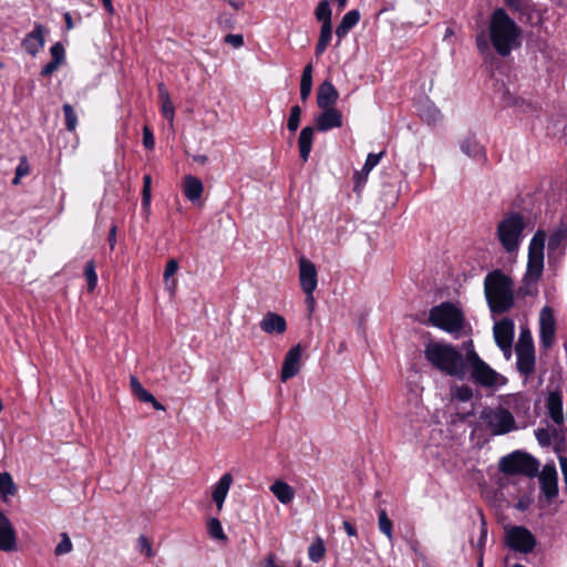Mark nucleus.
<instances>
[{"instance_id":"obj_1","label":"nucleus","mask_w":567,"mask_h":567,"mask_svg":"<svg viewBox=\"0 0 567 567\" xmlns=\"http://www.w3.org/2000/svg\"><path fill=\"white\" fill-rule=\"evenodd\" d=\"M424 358L432 368L445 375L466 379L465 355L453 344L443 341H431L425 346Z\"/></svg>"},{"instance_id":"obj_2","label":"nucleus","mask_w":567,"mask_h":567,"mask_svg":"<svg viewBox=\"0 0 567 567\" xmlns=\"http://www.w3.org/2000/svg\"><path fill=\"white\" fill-rule=\"evenodd\" d=\"M489 40L501 56H507L519 47L520 29L502 8L493 11L489 20Z\"/></svg>"},{"instance_id":"obj_3","label":"nucleus","mask_w":567,"mask_h":567,"mask_svg":"<svg viewBox=\"0 0 567 567\" xmlns=\"http://www.w3.org/2000/svg\"><path fill=\"white\" fill-rule=\"evenodd\" d=\"M484 295L491 312L505 313L515 303L514 281L502 270H493L485 276Z\"/></svg>"},{"instance_id":"obj_4","label":"nucleus","mask_w":567,"mask_h":567,"mask_svg":"<svg viewBox=\"0 0 567 567\" xmlns=\"http://www.w3.org/2000/svg\"><path fill=\"white\" fill-rule=\"evenodd\" d=\"M545 240L546 234L538 230L529 243L527 268L519 288V293L523 296H535L538 292L537 282L544 270Z\"/></svg>"},{"instance_id":"obj_5","label":"nucleus","mask_w":567,"mask_h":567,"mask_svg":"<svg viewBox=\"0 0 567 567\" xmlns=\"http://www.w3.org/2000/svg\"><path fill=\"white\" fill-rule=\"evenodd\" d=\"M427 323L450 334L460 336L465 327V318L461 309L452 302H442L431 308Z\"/></svg>"},{"instance_id":"obj_6","label":"nucleus","mask_w":567,"mask_h":567,"mask_svg":"<svg viewBox=\"0 0 567 567\" xmlns=\"http://www.w3.org/2000/svg\"><path fill=\"white\" fill-rule=\"evenodd\" d=\"M466 375L484 388H498L506 383V378L497 373L485 361H483L474 349L467 350L465 354Z\"/></svg>"},{"instance_id":"obj_7","label":"nucleus","mask_w":567,"mask_h":567,"mask_svg":"<svg viewBox=\"0 0 567 567\" xmlns=\"http://www.w3.org/2000/svg\"><path fill=\"white\" fill-rule=\"evenodd\" d=\"M481 423L493 435H503L516 429L513 414L504 408H485L480 414Z\"/></svg>"},{"instance_id":"obj_8","label":"nucleus","mask_w":567,"mask_h":567,"mask_svg":"<svg viewBox=\"0 0 567 567\" xmlns=\"http://www.w3.org/2000/svg\"><path fill=\"white\" fill-rule=\"evenodd\" d=\"M539 463L532 455L515 451L504 457L499 462V470L506 475L523 474L534 477L538 473Z\"/></svg>"},{"instance_id":"obj_9","label":"nucleus","mask_w":567,"mask_h":567,"mask_svg":"<svg viewBox=\"0 0 567 567\" xmlns=\"http://www.w3.org/2000/svg\"><path fill=\"white\" fill-rule=\"evenodd\" d=\"M525 224L519 214H511L497 226L498 239L507 252L515 251L522 239Z\"/></svg>"},{"instance_id":"obj_10","label":"nucleus","mask_w":567,"mask_h":567,"mask_svg":"<svg viewBox=\"0 0 567 567\" xmlns=\"http://www.w3.org/2000/svg\"><path fill=\"white\" fill-rule=\"evenodd\" d=\"M505 544L515 551L528 554L536 546L534 535L524 526H512L505 529Z\"/></svg>"},{"instance_id":"obj_11","label":"nucleus","mask_w":567,"mask_h":567,"mask_svg":"<svg viewBox=\"0 0 567 567\" xmlns=\"http://www.w3.org/2000/svg\"><path fill=\"white\" fill-rule=\"evenodd\" d=\"M299 281L306 300L315 303L313 291L318 285V272L315 264L305 257L299 259Z\"/></svg>"},{"instance_id":"obj_12","label":"nucleus","mask_w":567,"mask_h":567,"mask_svg":"<svg viewBox=\"0 0 567 567\" xmlns=\"http://www.w3.org/2000/svg\"><path fill=\"white\" fill-rule=\"evenodd\" d=\"M556 320L551 308L544 307L539 313V346L545 350L555 342Z\"/></svg>"},{"instance_id":"obj_13","label":"nucleus","mask_w":567,"mask_h":567,"mask_svg":"<svg viewBox=\"0 0 567 567\" xmlns=\"http://www.w3.org/2000/svg\"><path fill=\"white\" fill-rule=\"evenodd\" d=\"M494 339L496 344L503 351L506 358L512 353V344L514 339V322L511 319H503L493 327Z\"/></svg>"},{"instance_id":"obj_14","label":"nucleus","mask_w":567,"mask_h":567,"mask_svg":"<svg viewBox=\"0 0 567 567\" xmlns=\"http://www.w3.org/2000/svg\"><path fill=\"white\" fill-rule=\"evenodd\" d=\"M540 489L548 501L558 495V474L554 464H546L539 474Z\"/></svg>"},{"instance_id":"obj_15","label":"nucleus","mask_w":567,"mask_h":567,"mask_svg":"<svg viewBox=\"0 0 567 567\" xmlns=\"http://www.w3.org/2000/svg\"><path fill=\"white\" fill-rule=\"evenodd\" d=\"M48 30L41 23H34L33 30L29 32L21 42L23 50L32 56L44 47L45 33Z\"/></svg>"},{"instance_id":"obj_16","label":"nucleus","mask_w":567,"mask_h":567,"mask_svg":"<svg viewBox=\"0 0 567 567\" xmlns=\"http://www.w3.org/2000/svg\"><path fill=\"white\" fill-rule=\"evenodd\" d=\"M16 547L17 532L10 519L0 508V550L8 553L14 550Z\"/></svg>"},{"instance_id":"obj_17","label":"nucleus","mask_w":567,"mask_h":567,"mask_svg":"<svg viewBox=\"0 0 567 567\" xmlns=\"http://www.w3.org/2000/svg\"><path fill=\"white\" fill-rule=\"evenodd\" d=\"M301 353H302V350H301L300 344L292 347L287 352L284 363H282L281 374H280V379L282 382H286L287 380L293 378L300 371Z\"/></svg>"},{"instance_id":"obj_18","label":"nucleus","mask_w":567,"mask_h":567,"mask_svg":"<svg viewBox=\"0 0 567 567\" xmlns=\"http://www.w3.org/2000/svg\"><path fill=\"white\" fill-rule=\"evenodd\" d=\"M320 113L316 117L317 130L320 132H327L332 128H338L342 125V114L336 107L321 109Z\"/></svg>"},{"instance_id":"obj_19","label":"nucleus","mask_w":567,"mask_h":567,"mask_svg":"<svg viewBox=\"0 0 567 567\" xmlns=\"http://www.w3.org/2000/svg\"><path fill=\"white\" fill-rule=\"evenodd\" d=\"M259 327L268 334H284L287 330V322L281 315L267 312L260 320Z\"/></svg>"},{"instance_id":"obj_20","label":"nucleus","mask_w":567,"mask_h":567,"mask_svg":"<svg viewBox=\"0 0 567 567\" xmlns=\"http://www.w3.org/2000/svg\"><path fill=\"white\" fill-rule=\"evenodd\" d=\"M339 93L330 81L322 82L317 92V104L320 109H330L337 103Z\"/></svg>"},{"instance_id":"obj_21","label":"nucleus","mask_w":567,"mask_h":567,"mask_svg":"<svg viewBox=\"0 0 567 567\" xmlns=\"http://www.w3.org/2000/svg\"><path fill=\"white\" fill-rule=\"evenodd\" d=\"M547 410L548 415L557 425H561L564 423V413H563V395L559 391H554L548 394L547 398Z\"/></svg>"},{"instance_id":"obj_22","label":"nucleus","mask_w":567,"mask_h":567,"mask_svg":"<svg viewBox=\"0 0 567 567\" xmlns=\"http://www.w3.org/2000/svg\"><path fill=\"white\" fill-rule=\"evenodd\" d=\"M233 484V476L230 473H225L219 481L215 484L213 489V501L216 504L217 511L223 509L224 502Z\"/></svg>"},{"instance_id":"obj_23","label":"nucleus","mask_w":567,"mask_h":567,"mask_svg":"<svg viewBox=\"0 0 567 567\" xmlns=\"http://www.w3.org/2000/svg\"><path fill=\"white\" fill-rule=\"evenodd\" d=\"M516 357L518 372L526 378L530 377L535 372V351L516 350Z\"/></svg>"},{"instance_id":"obj_24","label":"nucleus","mask_w":567,"mask_h":567,"mask_svg":"<svg viewBox=\"0 0 567 567\" xmlns=\"http://www.w3.org/2000/svg\"><path fill=\"white\" fill-rule=\"evenodd\" d=\"M360 17V11L357 9L350 10L343 16L341 22L336 29L338 43H340L341 40L350 32V30L358 24Z\"/></svg>"},{"instance_id":"obj_25","label":"nucleus","mask_w":567,"mask_h":567,"mask_svg":"<svg viewBox=\"0 0 567 567\" xmlns=\"http://www.w3.org/2000/svg\"><path fill=\"white\" fill-rule=\"evenodd\" d=\"M315 136V128L312 126H306L300 131L298 138L299 156L303 162H307L312 148V142Z\"/></svg>"},{"instance_id":"obj_26","label":"nucleus","mask_w":567,"mask_h":567,"mask_svg":"<svg viewBox=\"0 0 567 567\" xmlns=\"http://www.w3.org/2000/svg\"><path fill=\"white\" fill-rule=\"evenodd\" d=\"M204 190L203 183L197 177L192 175H187L184 178V195L185 197L192 202L196 203L200 199Z\"/></svg>"},{"instance_id":"obj_27","label":"nucleus","mask_w":567,"mask_h":567,"mask_svg":"<svg viewBox=\"0 0 567 567\" xmlns=\"http://www.w3.org/2000/svg\"><path fill=\"white\" fill-rule=\"evenodd\" d=\"M384 155V152H380L378 154L375 153H370L368 156H367V159H365V163L361 169V172H358L355 173V178H357V185L354 187V190H357V188L365 183L367 178H368V175L369 173L379 164V162L381 161V158L383 157Z\"/></svg>"},{"instance_id":"obj_28","label":"nucleus","mask_w":567,"mask_h":567,"mask_svg":"<svg viewBox=\"0 0 567 567\" xmlns=\"http://www.w3.org/2000/svg\"><path fill=\"white\" fill-rule=\"evenodd\" d=\"M269 489L282 504L290 503L295 497L293 488L284 481H276L270 485Z\"/></svg>"},{"instance_id":"obj_29","label":"nucleus","mask_w":567,"mask_h":567,"mask_svg":"<svg viewBox=\"0 0 567 567\" xmlns=\"http://www.w3.org/2000/svg\"><path fill=\"white\" fill-rule=\"evenodd\" d=\"M460 147L465 155L474 159L480 161L486 157L484 147L474 137L464 138Z\"/></svg>"},{"instance_id":"obj_30","label":"nucleus","mask_w":567,"mask_h":567,"mask_svg":"<svg viewBox=\"0 0 567 567\" xmlns=\"http://www.w3.org/2000/svg\"><path fill=\"white\" fill-rule=\"evenodd\" d=\"M158 96L162 102V114L172 123L174 120L175 107L171 101L169 93L163 83L158 84Z\"/></svg>"},{"instance_id":"obj_31","label":"nucleus","mask_w":567,"mask_h":567,"mask_svg":"<svg viewBox=\"0 0 567 567\" xmlns=\"http://www.w3.org/2000/svg\"><path fill=\"white\" fill-rule=\"evenodd\" d=\"M177 270L178 262L175 259L168 260L164 270V285L165 289L169 291L172 295L175 292L177 287V281L173 278Z\"/></svg>"},{"instance_id":"obj_32","label":"nucleus","mask_w":567,"mask_h":567,"mask_svg":"<svg viewBox=\"0 0 567 567\" xmlns=\"http://www.w3.org/2000/svg\"><path fill=\"white\" fill-rule=\"evenodd\" d=\"M332 38V23L321 24L320 34L316 44L315 53L320 56L328 48Z\"/></svg>"},{"instance_id":"obj_33","label":"nucleus","mask_w":567,"mask_h":567,"mask_svg":"<svg viewBox=\"0 0 567 567\" xmlns=\"http://www.w3.org/2000/svg\"><path fill=\"white\" fill-rule=\"evenodd\" d=\"M378 526L380 532L384 534L386 538L392 543L394 538L393 524L392 520L388 517L386 511L383 508L379 509Z\"/></svg>"},{"instance_id":"obj_34","label":"nucleus","mask_w":567,"mask_h":567,"mask_svg":"<svg viewBox=\"0 0 567 567\" xmlns=\"http://www.w3.org/2000/svg\"><path fill=\"white\" fill-rule=\"evenodd\" d=\"M420 116L426 123L433 124L441 120V112L435 105L425 103L420 109Z\"/></svg>"},{"instance_id":"obj_35","label":"nucleus","mask_w":567,"mask_h":567,"mask_svg":"<svg viewBox=\"0 0 567 567\" xmlns=\"http://www.w3.org/2000/svg\"><path fill=\"white\" fill-rule=\"evenodd\" d=\"M567 239V217L561 220L560 227L548 238L549 249H556L563 240Z\"/></svg>"},{"instance_id":"obj_36","label":"nucleus","mask_w":567,"mask_h":567,"mask_svg":"<svg viewBox=\"0 0 567 567\" xmlns=\"http://www.w3.org/2000/svg\"><path fill=\"white\" fill-rule=\"evenodd\" d=\"M316 19L321 22V24L332 23V11L328 0H321L316 10H315Z\"/></svg>"},{"instance_id":"obj_37","label":"nucleus","mask_w":567,"mask_h":567,"mask_svg":"<svg viewBox=\"0 0 567 567\" xmlns=\"http://www.w3.org/2000/svg\"><path fill=\"white\" fill-rule=\"evenodd\" d=\"M17 492V487L13 483L11 475L7 472H0V495L6 497L8 495L12 496Z\"/></svg>"},{"instance_id":"obj_38","label":"nucleus","mask_w":567,"mask_h":567,"mask_svg":"<svg viewBox=\"0 0 567 567\" xmlns=\"http://www.w3.org/2000/svg\"><path fill=\"white\" fill-rule=\"evenodd\" d=\"M516 350L535 351L532 333L528 328H522Z\"/></svg>"},{"instance_id":"obj_39","label":"nucleus","mask_w":567,"mask_h":567,"mask_svg":"<svg viewBox=\"0 0 567 567\" xmlns=\"http://www.w3.org/2000/svg\"><path fill=\"white\" fill-rule=\"evenodd\" d=\"M326 553L324 544L321 538L313 542L308 548L309 559L313 563L320 561Z\"/></svg>"},{"instance_id":"obj_40","label":"nucleus","mask_w":567,"mask_h":567,"mask_svg":"<svg viewBox=\"0 0 567 567\" xmlns=\"http://www.w3.org/2000/svg\"><path fill=\"white\" fill-rule=\"evenodd\" d=\"M64 117H65V128L69 132H73L78 125V116L72 107V105L65 103L62 107Z\"/></svg>"},{"instance_id":"obj_41","label":"nucleus","mask_w":567,"mask_h":567,"mask_svg":"<svg viewBox=\"0 0 567 567\" xmlns=\"http://www.w3.org/2000/svg\"><path fill=\"white\" fill-rule=\"evenodd\" d=\"M151 185H152L151 175H145L143 177L142 207L146 212L150 210V206H151Z\"/></svg>"},{"instance_id":"obj_42","label":"nucleus","mask_w":567,"mask_h":567,"mask_svg":"<svg viewBox=\"0 0 567 567\" xmlns=\"http://www.w3.org/2000/svg\"><path fill=\"white\" fill-rule=\"evenodd\" d=\"M301 117V107L299 105H293L290 109V114L287 121V127L290 132H296L299 127Z\"/></svg>"},{"instance_id":"obj_43","label":"nucleus","mask_w":567,"mask_h":567,"mask_svg":"<svg viewBox=\"0 0 567 567\" xmlns=\"http://www.w3.org/2000/svg\"><path fill=\"white\" fill-rule=\"evenodd\" d=\"M208 533L213 538L225 540L227 537L223 530L221 523L218 518H210L208 520Z\"/></svg>"},{"instance_id":"obj_44","label":"nucleus","mask_w":567,"mask_h":567,"mask_svg":"<svg viewBox=\"0 0 567 567\" xmlns=\"http://www.w3.org/2000/svg\"><path fill=\"white\" fill-rule=\"evenodd\" d=\"M557 430H554L551 434L547 429H537L535 430V436L540 446L547 447L551 444V436L557 435Z\"/></svg>"},{"instance_id":"obj_45","label":"nucleus","mask_w":567,"mask_h":567,"mask_svg":"<svg viewBox=\"0 0 567 567\" xmlns=\"http://www.w3.org/2000/svg\"><path fill=\"white\" fill-rule=\"evenodd\" d=\"M73 548L72 542L66 533L61 534V540L54 549V554L58 556L69 554Z\"/></svg>"},{"instance_id":"obj_46","label":"nucleus","mask_w":567,"mask_h":567,"mask_svg":"<svg viewBox=\"0 0 567 567\" xmlns=\"http://www.w3.org/2000/svg\"><path fill=\"white\" fill-rule=\"evenodd\" d=\"M84 275L87 280V286L90 290H93L97 284V275L95 272V266L93 261H89L85 265Z\"/></svg>"},{"instance_id":"obj_47","label":"nucleus","mask_w":567,"mask_h":567,"mask_svg":"<svg viewBox=\"0 0 567 567\" xmlns=\"http://www.w3.org/2000/svg\"><path fill=\"white\" fill-rule=\"evenodd\" d=\"M50 53L52 56V61H55L60 64H62L64 62L65 50H64V47L62 45V43H60V42L54 43L50 49Z\"/></svg>"},{"instance_id":"obj_48","label":"nucleus","mask_w":567,"mask_h":567,"mask_svg":"<svg viewBox=\"0 0 567 567\" xmlns=\"http://www.w3.org/2000/svg\"><path fill=\"white\" fill-rule=\"evenodd\" d=\"M138 549L144 553L147 557L153 556V549L151 542L147 539L146 536L141 535L137 539Z\"/></svg>"},{"instance_id":"obj_49","label":"nucleus","mask_w":567,"mask_h":567,"mask_svg":"<svg viewBox=\"0 0 567 567\" xmlns=\"http://www.w3.org/2000/svg\"><path fill=\"white\" fill-rule=\"evenodd\" d=\"M143 145L147 150H153L155 146L154 135L148 126L143 128Z\"/></svg>"},{"instance_id":"obj_50","label":"nucleus","mask_w":567,"mask_h":567,"mask_svg":"<svg viewBox=\"0 0 567 567\" xmlns=\"http://www.w3.org/2000/svg\"><path fill=\"white\" fill-rule=\"evenodd\" d=\"M312 90V80H303L300 81V99L305 102L311 94Z\"/></svg>"},{"instance_id":"obj_51","label":"nucleus","mask_w":567,"mask_h":567,"mask_svg":"<svg viewBox=\"0 0 567 567\" xmlns=\"http://www.w3.org/2000/svg\"><path fill=\"white\" fill-rule=\"evenodd\" d=\"M225 42L234 48H240L244 45V37L241 34H227Z\"/></svg>"},{"instance_id":"obj_52","label":"nucleus","mask_w":567,"mask_h":567,"mask_svg":"<svg viewBox=\"0 0 567 567\" xmlns=\"http://www.w3.org/2000/svg\"><path fill=\"white\" fill-rule=\"evenodd\" d=\"M218 24L225 29H233L234 28V20L233 18L227 13H220L217 18Z\"/></svg>"},{"instance_id":"obj_53","label":"nucleus","mask_w":567,"mask_h":567,"mask_svg":"<svg viewBox=\"0 0 567 567\" xmlns=\"http://www.w3.org/2000/svg\"><path fill=\"white\" fill-rule=\"evenodd\" d=\"M456 396L458 400L465 402L472 398V390L468 386H460L456 389Z\"/></svg>"},{"instance_id":"obj_54","label":"nucleus","mask_w":567,"mask_h":567,"mask_svg":"<svg viewBox=\"0 0 567 567\" xmlns=\"http://www.w3.org/2000/svg\"><path fill=\"white\" fill-rule=\"evenodd\" d=\"M61 64L55 61H50L48 64L43 66L41 70V75L43 76H50L52 75L60 66Z\"/></svg>"},{"instance_id":"obj_55","label":"nucleus","mask_w":567,"mask_h":567,"mask_svg":"<svg viewBox=\"0 0 567 567\" xmlns=\"http://www.w3.org/2000/svg\"><path fill=\"white\" fill-rule=\"evenodd\" d=\"M18 177H23L29 174V164L25 158H22L16 168Z\"/></svg>"},{"instance_id":"obj_56","label":"nucleus","mask_w":567,"mask_h":567,"mask_svg":"<svg viewBox=\"0 0 567 567\" xmlns=\"http://www.w3.org/2000/svg\"><path fill=\"white\" fill-rule=\"evenodd\" d=\"M486 539H487V528H486V523H485V520L483 518L482 519V526H481V535H480V538L477 540V546L481 549L485 546Z\"/></svg>"},{"instance_id":"obj_57","label":"nucleus","mask_w":567,"mask_h":567,"mask_svg":"<svg viewBox=\"0 0 567 567\" xmlns=\"http://www.w3.org/2000/svg\"><path fill=\"white\" fill-rule=\"evenodd\" d=\"M476 45L481 52L488 50V41L484 33H481L476 38Z\"/></svg>"},{"instance_id":"obj_58","label":"nucleus","mask_w":567,"mask_h":567,"mask_svg":"<svg viewBox=\"0 0 567 567\" xmlns=\"http://www.w3.org/2000/svg\"><path fill=\"white\" fill-rule=\"evenodd\" d=\"M136 396L142 402H145V403H150L151 401H154V395L144 388L136 394Z\"/></svg>"},{"instance_id":"obj_59","label":"nucleus","mask_w":567,"mask_h":567,"mask_svg":"<svg viewBox=\"0 0 567 567\" xmlns=\"http://www.w3.org/2000/svg\"><path fill=\"white\" fill-rule=\"evenodd\" d=\"M131 389L135 395L143 389L136 377H131Z\"/></svg>"},{"instance_id":"obj_60","label":"nucleus","mask_w":567,"mask_h":567,"mask_svg":"<svg viewBox=\"0 0 567 567\" xmlns=\"http://www.w3.org/2000/svg\"><path fill=\"white\" fill-rule=\"evenodd\" d=\"M559 465L561 468L564 481L567 485V457L566 456H559Z\"/></svg>"},{"instance_id":"obj_61","label":"nucleus","mask_w":567,"mask_h":567,"mask_svg":"<svg viewBox=\"0 0 567 567\" xmlns=\"http://www.w3.org/2000/svg\"><path fill=\"white\" fill-rule=\"evenodd\" d=\"M343 529L347 533L348 536H355L357 529L348 520L343 522Z\"/></svg>"},{"instance_id":"obj_62","label":"nucleus","mask_w":567,"mask_h":567,"mask_svg":"<svg viewBox=\"0 0 567 567\" xmlns=\"http://www.w3.org/2000/svg\"><path fill=\"white\" fill-rule=\"evenodd\" d=\"M506 4L514 11H522V0H505Z\"/></svg>"},{"instance_id":"obj_63","label":"nucleus","mask_w":567,"mask_h":567,"mask_svg":"<svg viewBox=\"0 0 567 567\" xmlns=\"http://www.w3.org/2000/svg\"><path fill=\"white\" fill-rule=\"evenodd\" d=\"M301 79L312 80V64L309 63L303 68Z\"/></svg>"},{"instance_id":"obj_64","label":"nucleus","mask_w":567,"mask_h":567,"mask_svg":"<svg viewBox=\"0 0 567 567\" xmlns=\"http://www.w3.org/2000/svg\"><path fill=\"white\" fill-rule=\"evenodd\" d=\"M109 241H110L111 248L113 249L114 245L116 243V227L115 226H113L110 230Z\"/></svg>"}]
</instances>
